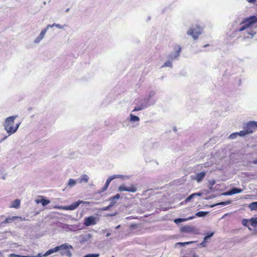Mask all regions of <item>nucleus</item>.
Returning <instances> with one entry per match:
<instances>
[{
    "mask_svg": "<svg viewBox=\"0 0 257 257\" xmlns=\"http://www.w3.org/2000/svg\"><path fill=\"white\" fill-rule=\"evenodd\" d=\"M111 181H112V178L110 176L107 179L104 186L101 188V190L100 192H103L104 191H105L107 189V188Z\"/></svg>",
    "mask_w": 257,
    "mask_h": 257,
    "instance_id": "nucleus-21",
    "label": "nucleus"
},
{
    "mask_svg": "<svg viewBox=\"0 0 257 257\" xmlns=\"http://www.w3.org/2000/svg\"><path fill=\"white\" fill-rule=\"evenodd\" d=\"M208 183H209L210 186H213L215 184L216 181L214 180H209L208 181Z\"/></svg>",
    "mask_w": 257,
    "mask_h": 257,
    "instance_id": "nucleus-48",
    "label": "nucleus"
},
{
    "mask_svg": "<svg viewBox=\"0 0 257 257\" xmlns=\"http://www.w3.org/2000/svg\"><path fill=\"white\" fill-rule=\"evenodd\" d=\"M92 237V235L90 233H88L85 235H84L82 236L81 239V242H85L88 241L90 239H91Z\"/></svg>",
    "mask_w": 257,
    "mask_h": 257,
    "instance_id": "nucleus-22",
    "label": "nucleus"
},
{
    "mask_svg": "<svg viewBox=\"0 0 257 257\" xmlns=\"http://www.w3.org/2000/svg\"><path fill=\"white\" fill-rule=\"evenodd\" d=\"M16 256H17V254H15V253H11L10 255V256H11V257H16Z\"/></svg>",
    "mask_w": 257,
    "mask_h": 257,
    "instance_id": "nucleus-51",
    "label": "nucleus"
},
{
    "mask_svg": "<svg viewBox=\"0 0 257 257\" xmlns=\"http://www.w3.org/2000/svg\"><path fill=\"white\" fill-rule=\"evenodd\" d=\"M206 174V172L202 171L201 172L196 174L195 175L192 176L191 177L192 179L195 180L197 183H199L203 181Z\"/></svg>",
    "mask_w": 257,
    "mask_h": 257,
    "instance_id": "nucleus-11",
    "label": "nucleus"
},
{
    "mask_svg": "<svg viewBox=\"0 0 257 257\" xmlns=\"http://www.w3.org/2000/svg\"><path fill=\"white\" fill-rule=\"evenodd\" d=\"M21 201L20 200L17 199L15 200L11 204L10 207L15 208H19L20 206Z\"/></svg>",
    "mask_w": 257,
    "mask_h": 257,
    "instance_id": "nucleus-19",
    "label": "nucleus"
},
{
    "mask_svg": "<svg viewBox=\"0 0 257 257\" xmlns=\"http://www.w3.org/2000/svg\"><path fill=\"white\" fill-rule=\"evenodd\" d=\"M77 182H78L77 181V179L74 180L73 179H70L68 181V182L67 183V187H68L69 188H71L74 187L76 185Z\"/></svg>",
    "mask_w": 257,
    "mask_h": 257,
    "instance_id": "nucleus-20",
    "label": "nucleus"
},
{
    "mask_svg": "<svg viewBox=\"0 0 257 257\" xmlns=\"http://www.w3.org/2000/svg\"><path fill=\"white\" fill-rule=\"evenodd\" d=\"M110 233H107L106 234V236L107 237H108V236H110Z\"/></svg>",
    "mask_w": 257,
    "mask_h": 257,
    "instance_id": "nucleus-57",
    "label": "nucleus"
},
{
    "mask_svg": "<svg viewBox=\"0 0 257 257\" xmlns=\"http://www.w3.org/2000/svg\"><path fill=\"white\" fill-rule=\"evenodd\" d=\"M207 46H208V45H204V47H207Z\"/></svg>",
    "mask_w": 257,
    "mask_h": 257,
    "instance_id": "nucleus-62",
    "label": "nucleus"
},
{
    "mask_svg": "<svg viewBox=\"0 0 257 257\" xmlns=\"http://www.w3.org/2000/svg\"><path fill=\"white\" fill-rule=\"evenodd\" d=\"M232 201L231 200H228L227 201L220 202L215 204H213L211 206V207H214L217 205H226L231 204Z\"/></svg>",
    "mask_w": 257,
    "mask_h": 257,
    "instance_id": "nucleus-26",
    "label": "nucleus"
},
{
    "mask_svg": "<svg viewBox=\"0 0 257 257\" xmlns=\"http://www.w3.org/2000/svg\"><path fill=\"white\" fill-rule=\"evenodd\" d=\"M54 27H55L59 29H64L65 27H68V25L66 24H65L64 25H61L59 24L54 23Z\"/></svg>",
    "mask_w": 257,
    "mask_h": 257,
    "instance_id": "nucleus-35",
    "label": "nucleus"
},
{
    "mask_svg": "<svg viewBox=\"0 0 257 257\" xmlns=\"http://www.w3.org/2000/svg\"><path fill=\"white\" fill-rule=\"evenodd\" d=\"M257 22V17L255 16H250L247 18L244 19L240 22V28L236 30V32H242L246 30V34L244 35L245 39H252L256 32L250 28L251 26Z\"/></svg>",
    "mask_w": 257,
    "mask_h": 257,
    "instance_id": "nucleus-1",
    "label": "nucleus"
},
{
    "mask_svg": "<svg viewBox=\"0 0 257 257\" xmlns=\"http://www.w3.org/2000/svg\"><path fill=\"white\" fill-rule=\"evenodd\" d=\"M181 51V48L180 46L176 45L174 47V51L169 55V59H170L172 61H173L175 59H177L180 55Z\"/></svg>",
    "mask_w": 257,
    "mask_h": 257,
    "instance_id": "nucleus-6",
    "label": "nucleus"
},
{
    "mask_svg": "<svg viewBox=\"0 0 257 257\" xmlns=\"http://www.w3.org/2000/svg\"><path fill=\"white\" fill-rule=\"evenodd\" d=\"M249 222V219H243L242 220V224L243 226H246L248 228V229L251 230V228L249 227L248 226V223Z\"/></svg>",
    "mask_w": 257,
    "mask_h": 257,
    "instance_id": "nucleus-32",
    "label": "nucleus"
},
{
    "mask_svg": "<svg viewBox=\"0 0 257 257\" xmlns=\"http://www.w3.org/2000/svg\"><path fill=\"white\" fill-rule=\"evenodd\" d=\"M202 29L199 26H196L195 28H190L187 31V34L192 37L193 39L196 40L198 36L201 34Z\"/></svg>",
    "mask_w": 257,
    "mask_h": 257,
    "instance_id": "nucleus-3",
    "label": "nucleus"
},
{
    "mask_svg": "<svg viewBox=\"0 0 257 257\" xmlns=\"http://www.w3.org/2000/svg\"><path fill=\"white\" fill-rule=\"evenodd\" d=\"M89 204V202H85L82 200H79L77 202H75L72 204L68 206H63L58 207L59 209H63V210H73L76 209L80 204Z\"/></svg>",
    "mask_w": 257,
    "mask_h": 257,
    "instance_id": "nucleus-4",
    "label": "nucleus"
},
{
    "mask_svg": "<svg viewBox=\"0 0 257 257\" xmlns=\"http://www.w3.org/2000/svg\"><path fill=\"white\" fill-rule=\"evenodd\" d=\"M222 195H225V196L233 195L231 189L225 192V193H223L222 194Z\"/></svg>",
    "mask_w": 257,
    "mask_h": 257,
    "instance_id": "nucleus-47",
    "label": "nucleus"
},
{
    "mask_svg": "<svg viewBox=\"0 0 257 257\" xmlns=\"http://www.w3.org/2000/svg\"><path fill=\"white\" fill-rule=\"evenodd\" d=\"M120 225H117V226L116 227V228H116V229H118V228H119L120 227Z\"/></svg>",
    "mask_w": 257,
    "mask_h": 257,
    "instance_id": "nucleus-59",
    "label": "nucleus"
},
{
    "mask_svg": "<svg viewBox=\"0 0 257 257\" xmlns=\"http://www.w3.org/2000/svg\"><path fill=\"white\" fill-rule=\"evenodd\" d=\"M8 136H5L3 138H2V139L0 140V144L2 143V142H3L6 139H7V138H8Z\"/></svg>",
    "mask_w": 257,
    "mask_h": 257,
    "instance_id": "nucleus-49",
    "label": "nucleus"
},
{
    "mask_svg": "<svg viewBox=\"0 0 257 257\" xmlns=\"http://www.w3.org/2000/svg\"><path fill=\"white\" fill-rule=\"evenodd\" d=\"M156 100H149V99L145 98V99L141 100L139 104H140L144 109L150 105L154 104Z\"/></svg>",
    "mask_w": 257,
    "mask_h": 257,
    "instance_id": "nucleus-9",
    "label": "nucleus"
},
{
    "mask_svg": "<svg viewBox=\"0 0 257 257\" xmlns=\"http://www.w3.org/2000/svg\"><path fill=\"white\" fill-rule=\"evenodd\" d=\"M112 257H114V256H112Z\"/></svg>",
    "mask_w": 257,
    "mask_h": 257,
    "instance_id": "nucleus-63",
    "label": "nucleus"
},
{
    "mask_svg": "<svg viewBox=\"0 0 257 257\" xmlns=\"http://www.w3.org/2000/svg\"><path fill=\"white\" fill-rule=\"evenodd\" d=\"M69 8H68V9H67L66 10L65 12H66V13H68V12H69Z\"/></svg>",
    "mask_w": 257,
    "mask_h": 257,
    "instance_id": "nucleus-58",
    "label": "nucleus"
},
{
    "mask_svg": "<svg viewBox=\"0 0 257 257\" xmlns=\"http://www.w3.org/2000/svg\"><path fill=\"white\" fill-rule=\"evenodd\" d=\"M236 134H237V136H240V137H243L247 134L246 133V131L244 129V130L241 131L239 132H236Z\"/></svg>",
    "mask_w": 257,
    "mask_h": 257,
    "instance_id": "nucleus-39",
    "label": "nucleus"
},
{
    "mask_svg": "<svg viewBox=\"0 0 257 257\" xmlns=\"http://www.w3.org/2000/svg\"><path fill=\"white\" fill-rule=\"evenodd\" d=\"M99 254L98 253H90L85 255V256L83 257H99Z\"/></svg>",
    "mask_w": 257,
    "mask_h": 257,
    "instance_id": "nucleus-40",
    "label": "nucleus"
},
{
    "mask_svg": "<svg viewBox=\"0 0 257 257\" xmlns=\"http://www.w3.org/2000/svg\"><path fill=\"white\" fill-rule=\"evenodd\" d=\"M181 231L182 232L189 233L192 234H198L199 233V230L198 228L189 225L183 226L181 229Z\"/></svg>",
    "mask_w": 257,
    "mask_h": 257,
    "instance_id": "nucleus-5",
    "label": "nucleus"
},
{
    "mask_svg": "<svg viewBox=\"0 0 257 257\" xmlns=\"http://www.w3.org/2000/svg\"><path fill=\"white\" fill-rule=\"evenodd\" d=\"M96 223L97 218L93 216H90L84 218V224L86 226L95 225Z\"/></svg>",
    "mask_w": 257,
    "mask_h": 257,
    "instance_id": "nucleus-10",
    "label": "nucleus"
},
{
    "mask_svg": "<svg viewBox=\"0 0 257 257\" xmlns=\"http://www.w3.org/2000/svg\"><path fill=\"white\" fill-rule=\"evenodd\" d=\"M206 243H207V242L203 240V241L202 242L198 244V245L200 247H205L206 246Z\"/></svg>",
    "mask_w": 257,
    "mask_h": 257,
    "instance_id": "nucleus-46",
    "label": "nucleus"
},
{
    "mask_svg": "<svg viewBox=\"0 0 257 257\" xmlns=\"http://www.w3.org/2000/svg\"><path fill=\"white\" fill-rule=\"evenodd\" d=\"M202 194H203V193L201 192H197V193H193V194H191L190 196H189L186 199L185 201L186 202H188L190 200H191L193 198H194V197H195L196 196H201L202 195Z\"/></svg>",
    "mask_w": 257,
    "mask_h": 257,
    "instance_id": "nucleus-18",
    "label": "nucleus"
},
{
    "mask_svg": "<svg viewBox=\"0 0 257 257\" xmlns=\"http://www.w3.org/2000/svg\"><path fill=\"white\" fill-rule=\"evenodd\" d=\"M208 213L209 212L206 211H199L197 212L195 215L199 217H202L206 216Z\"/></svg>",
    "mask_w": 257,
    "mask_h": 257,
    "instance_id": "nucleus-27",
    "label": "nucleus"
},
{
    "mask_svg": "<svg viewBox=\"0 0 257 257\" xmlns=\"http://www.w3.org/2000/svg\"><path fill=\"white\" fill-rule=\"evenodd\" d=\"M19 218L21 220H25L26 219L25 218H22L21 217H18V216H12V217H7L3 222V223H10L13 222L15 219Z\"/></svg>",
    "mask_w": 257,
    "mask_h": 257,
    "instance_id": "nucleus-15",
    "label": "nucleus"
},
{
    "mask_svg": "<svg viewBox=\"0 0 257 257\" xmlns=\"http://www.w3.org/2000/svg\"><path fill=\"white\" fill-rule=\"evenodd\" d=\"M37 203H41L43 206H45L50 203V201L45 198H42L41 200H36Z\"/></svg>",
    "mask_w": 257,
    "mask_h": 257,
    "instance_id": "nucleus-24",
    "label": "nucleus"
},
{
    "mask_svg": "<svg viewBox=\"0 0 257 257\" xmlns=\"http://www.w3.org/2000/svg\"><path fill=\"white\" fill-rule=\"evenodd\" d=\"M17 115H14L8 117L6 118L4 123L5 130L9 134V136L12 135V128L14 125V120L17 118Z\"/></svg>",
    "mask_w": 257,
    "mask_h": 257,
    "instance_id": "nucleus-2",
    "label": "nucleus"
},
{
    "mask_svg": "<svg viewBox=\"0 0 257 257\" xmlns=\"http://www.w3.org/2000/svg\"><path fill=\"white\" fill-rule=\"evenodd\" d=\"M238 136H237V134H236V133H232L231 134L229 137V138L230 139H234L236 138V137Z\"/></svg>",
    "mask_w": 257,
    "mask_h": 257,
    "instance_id": "nucleus-43",
    "label": "nucleus"
},
{
    "mask_svg": "<svg viewBox=\"0 0 257 257\" xmlns=\"http://www.w3.org/2000/svg\"><path fill=\"white\" fill-rule=\"evenodd\" d=\"M212 188H213V186H210V187H209V189H210V190H212Z\"/></svg>",
    "mask_w": 257,
    "mask_h": 257,
    "instance_id": "nucleus-60",
    "label": "nucleus"
},
{
    "mask_svg": "<svg viewBox=\"0 0 257 257\" xmlns=\"http://www.w3.org/2000/svg\"><path fill=\"white\" fill-rule=\"evenodd\" d=\"M110 177L112 178V180H113L114 179L116 178H120L122 179H127L129 178V177L124 176L123 175L120 174H117V175H113L110 176Z\"/></svg>",
    "mask_w": 257,
    "mask_h": 257,
    "instance_id": "nucleus-23",
    "label": "nucleus"
},
{
    "mask_svg": "<svg viewBox=\"0 0 257 257\" xmlns=\"http://www.w3.org/2000/svg\"><path fill=\"white\" fill-rule=\"evenodd\" d=\"M172 61L169 59L168 61H167L162 66V68L163 67H169L172 68Z\"/></svg>",
    "mask_w": 257,
    "mask_h": 257,
    "instance_id": "nucleus-30",
    "label": "nucleus"
},
{
    "mask_svg": "<svg viewBox=\"0 0 257 257\" xmlns=\"http://www.w3.org/2000/svg\"><path fill=\"white\" fill-rule=\"evenodd\" d=\"M46 33V30H42L39 36L34 40V43L39 44L44 39Z\"/></svg>",
    "mask_w": 257,
    "mask_h": 257,
    "instance_id": "nucleus-13",
    "label": "nucleus"
},
{
    "mask_svg": "<svg viewBox=\"0 0 257 257\" xmlns=\"http://www.w3.org/2000/svg\"><path fill=\"white\" fill-rule=\"evenodd\" d=\"M249 208L251 210H257V202L251 203L249 205Z\"/></svg>",
    "mask_w": 257,
    "mask_h": 257,
    "instance_id": "nucleus-29",
    "label": "nucleus"
},
{
    "mask_svg": "<svg viewBox=\"0 0 257 257\" xmlns=\"http://www.w3.org/2000/svg\"><path fill=\"white\" fill-rule=\"evenodd\" d=\"M194 218V216H191V217H189L187 219H185V221L186 220H190V219H192Z\"/></svg>",
    "mask_w": 257,
    "mask_h": 257,
    "instance_id": "nucleus-52",
    "label": "nucleus"
},
{
    "mask_svg": "<svg viewBox=\"0 0 257 257\" xmlns=\"http://www.w3.org/2000/svg\"><path fill=\"white\" fill-rule=\"evenodd\" d=\"M137 191V188L134 184H131L130 187H126L124 184H122V185H121L118 188V191H119V192L127 191L129 192L135 193Z\"/></svg>",
    "mask_w": 257,
    "mask_h": 257,
    "instance_id": "nucleus-7",
    "label": "nucleus"
},
{
    "mask_svg": "<svg viewBox=\"0 0 257 257\" xmlns=\"http://www.w3.org/2000/svg\"><path fill=\"white\" fill-rule=\"evenodd\" d=\"M20 124H21L20 123H18L15 125V126H13V127L12 128L13 131L12 132V135L15 133L17 131L18 129L19 128V127L20 125Z\"/></svg>",
    "mask_w": 257,
    "mask_h": 257,
    "instance_id": "nucleus-37",
    "label": "nucleus"
},
{
    "mask_svg": "<svg viewBox=\"0 0 257 257\" xmlns=\"http://www.w3.org/2000/svg\"><path fill=\"white\" fill-rule=\"evenodd\" d=\"M42 253H40L36 256H28V257H42Z\"/></svg>",
    "mask_w": 257,
    "mask_h": 257,
    "instance_id": "nucleus-50",
    "label": "nucleus"
},
{
    "mask_svg": "<svg viewBox=\"0 0 257 257\" xmlns=\"http://www.w3.org/2000/svg\"><path fill=\"white\" fill-rule=\"evenodd\" d=\"M256 0H249L248 2L250 3H254Z\"/></svg>",
    "mask_w": 257,
    "mask_h": 257,
    "instance_id": "nucleus-54",
    "label": "nucleus"
},
{
    "mask_svg": "<svg viewBox=\"0 0 257 257\" xmlns=\"http://www.w3.org/2000/svg\"><path fill=\"white\" fill-rule=\"evenodd\" d=\"M182 257H187V256H182ZM193 257H199V256H198V255H194Z\"/></svg>",
    "mask_w": 257,
    "mask_h": 257,
    "instance_id": "nucleus-56",
    "label": "nucleus"
},
{
    "mask_svg": "<svg viewBox=\"0 0 257 257\" xmlns=\"http://www.w3.org/2000/svg\"><path fill=\"white\" fill-rule=\"evenodd\" d=\"M54 27V24H52V25H48L46 28H45L44 29H43V30H46V32L47 33V31L48 30V29L49 28H52L53 27Z\"/></svg>",
    "mask_w": 257,
    "mask_h": 257,
    "instance_id": "nucleus-44",
    "label": "nucleus"
},
{
    "mask_svg": "<svg viewBox=\"0 0 257 257\" xmlns=\"http://www.w3.org/2000/svg\"><path fill=\"white\" fill-rule=\"evenodd\" d=\"M214 234V232L208 233L207 235L204 237V240L207 242V240L210 238Z\"/></svg>",
    "mask_w": 257,
    "mask_h": 257,
    "instance_id": "nucleus-36",
    "label": "nucleus"
},
{
    "mask_svg": "<svg viewBox=\"0 0 257 257\" xmlns=\"http://www.w3.org/2000/svg\"><path fill=\"white\" fill-rule=\"evenodd\" d=\"M196 241H188L185 242H178L176 243L177 245H180L181 246H185L186 245H188L191 243H195Z\"/></svg>",
    "mask_w": 257,
    "mask_h": 257,
    "instance_id": "nucleus-38",
    "label": "nucleus"
},
{
    "mask_svg": "<svg viewBox=\"0 0 257 257\" xmlns=\"http://www.w3.org/2000/svg\"><path fill=\"white\" fill-rule=\"evenodd\" d=\"M63 246V249H61L59 250L58 251L60 252L61 255H62L63 252H65L67 249L72 248V246L71 245H69L68 243H64L60 245L59 246Z\"/></svg>",
    "mask_w": 257,
    "mask_h": 257,
    "instance_id": "nucleus-17",
    "label": "nucleus"
},
{
    "mask_svg": "<svg viewBox=\"0 0 257 257\" xmlns=\"http://www.w3.org/2000/svg\"><path fill=\"white\" fill-rule=\"evenodd\" d=\"M253 163L254 164H257V159L253 161Z\"/></svg>",
    "mask_w": 257,
    "mask_h": 257,
    "instance_id": "nucleus-55",
    "label": "nucleus"
},
{
    "mask_svg": "<svg viewBox=\"0 0 257 257\" xmlns=\"http://www.w3.org/2000/svg\"><path fill=\"white\" fill-rule=\"evenodd\" d=\"M112 207H110V205L104 207L100 209V211H107L110 209Z\"/></svg>",
    "mask_w": 257,
    "mask_h": 257,
    "instance_id": "nucleus-45",
    "label": "nucleus"
},
{
    "mask_svg": "<svg viewBox=\"0 0 257 257\" xmlns=\"http://www.w3.org/2000/svg\"><path fill=\"white\" fill-rule=\"evenodd\" d=\"M63 247H64L63 246H56L54 248H51L50 249H49L48 250H47L43 255V256H48L53 253H55V252H58L59 251V250L61 249H63Z\"/></svg>",
    "mask_w": 257,
    "mask_h": 257,
    "instance_id": "nucleus-12",
    "label": "nucleus"
},
{
    "mask_svg": "<svg viewBox=\"0 0 257 257\" xmlns=\"http://www.w3.org/2000/svg\"><path fill=\"white\" fill-rule=\"evenodd\" d=\"M65 255L68 257H71L72 256V253L69 250V249H67L65 252L62 253V255Z\"/></svg>",
    "mask_w": 257,
    "mask_h": 257,
    "instance_id": "nucleus-42",
    "label": "nucleus"
},
{
    "mask_svg": "<svg viewBox=\"0 0 257 257\" xmlns=\"http://www.w3.org/2000/svg\"><path fill=\"white\" fill-rule=\"evenodd\" d=\"M185 221V219L183 218H177L174 220V222L176 224H178L179 223L182 222L183 221Z\"/></svg>",
    "mask_w": 257,
    "mask_h": 257,
    "instance_id": "nucleus-41",
    "label": "nucleus"
},
{
    "mask_svg": "<svg viewBox=\"0 0 257 257\" xmlns=\"http://www.w3.org/2000/svg\"><path fill=\"white\" fill-rule=\"evenodd\" d=\"M2 179H4V180H5L6 177L5 176H4V177H2Z\"/></svg>",
    "mask_w": 257,
    "mask_h": 257,
    "instance_id": "nucleus-61",
    "label": "nucleus"
},
{
    "mask_svg": "<svg viewBox=\"0 0 257 257\" xmlns=\"http://www.w3.org/2000/svg\"><path fill=\"white\" fill-rule=\"evenodd\" d=\"M143 109H144L141 106V105L140 104L138 103L137 104V106H135L134 109L132 110V112H134V111H140V110H143Z\"/></svg>",
    "mask_w": 257,
    "mask_h": 257,
    "instance_id": "nucleus-34",
    "label": "nucleus"
},
{
    "mask_svg": "<svg viewBox=\"0 0 257 257\" xmlns=\"http://www.w3.org/2000/svg\"><path fill=\"white\" fill-rule=\"evenodd\" d=\"M232 194L236 193H240L242 192L243 190L240 188H233L231 189Z\"/></svg>",
    "mask_w": 257,
    "mask_h": 257,
    "instance_id": "nucleus-31",
    "label": "nucleus"
},
{
    "mask_svg": "<svg viewBox=\"0 0 257 257\" xmlns=\"http://www.w3.org/2000/svg\"><path fill=\"white\" fill-rule=\"evenodd\" d=\"M89 177L86 174L82 175L79 178L77 179L78 183H86L88 182Z\"/></svg>",
    "mask_w": 257,
    "mask_h": 257,
    "instance_id": "nucleus-14",
    "label": "nucleus"
},
{
    "mask_svg": "<svg viewBox=\"0 0 257 257\" xmlns=\"http://www.w3.org/2000/svg\"><path fill=\"white\" fill-rule=\"evenodd\" d=\"M130 121L132 122H139L140 120L139 117L136 116V115L133 114L132 113H131L130 114Z\"/></svg>",
    "mask_w": 257,
    "mask_h": 257,
    "instance_id": "nucleus-25",
    "label": "nucleus"
},
{
    "mask_svg": "<svg viewBox=\"0 0 257 257\" xmlns=\"http://www.w3.org/2000/svg\"><path fill=\"white\" fill-rule=\"evenodd\" d=\"M16 257H28V256H26V255H18L17 254V256Z\"/></svg>",
    "mask_w": 257,
    "mask_h": 257,
    "instance_id": "nucleus-53",
    "label": "nucleus"
},
{
    "mask_svg": "<svg viewBox=\"0 0 257 257\" xmlns=\"http://www.w3.org/2000/svg\"><path fill=\"white\" fill-rule=\"evenodd\" d=\"M257 128V121H251L246 124L244 127V129L247 134H251L253 130Z\"/></svg>",
    "mask_w": 257,
    "mask_h": 257,
    "instance_id": "nucleus-8",
    "label": "nucleus"
},
{
    "mask_svg": "<svg viewBox=\"0 0 257 257\" xmlns=\"http://www.w3.org/2000/svg\"><path fill=\"white\" fill-rule=\"evenodd\" d=\"M120 195L119 194H117L113 197H110L108 201L110 202V207H113L116 202V200L119 199Z\"/></svg>",
    "mask_w": 257,
    "mask_h": 257,
    "instance_id": "nucleus-16",
    "label": "nucleus"
},
{
    "mask_svg": "<svg viewBox=\"0 0 257 257\" xmlns=\"http://www.w3.org/2000/svg\"><path fill=\"white\" fill-rule=\"evenodd\" d=\"M155 94V91H151L148 94V96L146 98L149 99V100H155L154 99H152V98L154 96Z\"/></svg>",
    "mask_w": 257,
    "mask_h": 257,
    "instance_id": "nucleus-33",
    "label": "nucleus"
},
{
    "mask_svg": "<svg viewBox=\"0 0 257 257\" xmlns=\"http://www.w3.org/2000/svg\"><path fill=\"white\" fill-rule=\"evenodd\" d=\"M249 222L252 227H255L257 226V217L251 218L249 219Z\"/></svg>",
    "mask_w": 257,
    "mask_h": 257,
    "instance_id": "nucleus-28",
    "label": "nucleus"
}]
</instances>
